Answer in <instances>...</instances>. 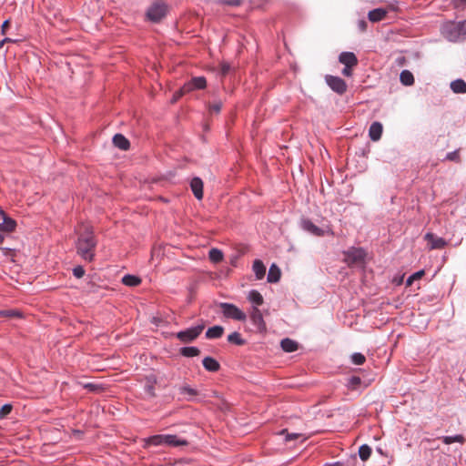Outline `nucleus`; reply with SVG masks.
Wrapping results in <instances>:
<instances>
[{
    "label": "nucleus",
    "instance_id": "864d4df0",
    "mask_svg": "<svg viewBox=\"0 0 466 466\" xmlns=\"http://www.w3.org/2000/svg\"><path fill=\"white\" fill-rule=\"evenodd\" d=\"M84 387L89 389L92 391H95L97 389V386L92 383H87Z\"/></svg>",
    "mask_w": 466,
    "mask_h": 466
},
{
    "label": "nucleus",
    "instance_id": "79ce46f5",
    "mask_svg": "<svg viewBox=\"0 0 466 466\" xmlns=\"http://www.w3.org/2000/svg\"><path fill=\"white\" fill-rule=\"evenodd\" d=\"M219 3L231 6H238L242 4V0H219Z\"/></svg>",
    "mask_w": 466,
    "mask_h": 466
},
{
    "label": "nucleus",
    "instance_id": "49530a36",
    "mask_svg": "<svg viewBox=\"0 0 466 466\" xmlns=\"http://www.w3.org/2000/svg\"><path fill=\"white\" fill-rule=\"evenodd\" d=\"M300 437H302V435L300 433H287L285 440H286V441H289L296 440Z\"/></svg>",
    "mask_w": 466,
    "mask_h": 466
},
{
    "label": "nucleus",
    "instance_id": "f257e3e1",
    "mask_svg": "<svg viewBox=\"0 0 466 466\" xmlns=\"http://www.w3.org/2000/svg\"><path fill=\"white\" fill-rule=\"evenodd\" d=\"M76 234L78 235L76 244L77 254L85 260L92 261L97 244L93 227L87 223H81L76 228Z\"/></svg>",
    "mask_w": 466,
    "mask_h": 466
},
{
    "label": "nucleus",
    "instance_id": "58836bf2",
    "mask_svg": "<svg viewBox=\"0 0 466 466\" xmlns=\"http://www.w3.org/2000/svg\"><path fill=\"white\" fill-rule=\"evenodd\" d=\"M222 108V102L221 101H216L214 103L209 104V111L211 113H219Z\"/></svg>",
    "mask_w": 466,
    "mask_h": 466
},
{
    "label": "nucleus",
    "instance_id": "c85d7f7f",
    "mask_svg": "<svg viewBox=\"0 0 466 466\" xmlns=\"http://www.w3.org/2000/svg\"><path fill=\"white\" fill-rule=\"evenodd\" d=\"M180 353L184 357H195L200 354V350L197 347H184L180 349Z\"/></svg>",
    "mask_w": 466,
    "mask_h": 466
},
{
    "label": "nucleus",
    "instance_id": "c756f323",
    "mask_svg": "<svg viewBox=\"0 0 466 466\" xmlns=\"http://www.w3.org/2000/svg\"><path fill=\"white\" fill-rule=\"evenodd\" d=\"M248 299L257 306H260L264 302L262 295L257 290H251Z\"/></svg>",
    "mask_w": 466,
    "mask_h": 466
},
{
    "label": "nucleus",
    "instance_id": "b1692460",
    "mask_svg": "<svg viewBox=\"0 0 466 466\" xmlns=\"http://www.w3.org/2000/svg\"><path fill=\"white\" fill-rule=\"evenodd\" d=\"M224 333V329L221 326H214L209 328L206 332V337L208 339H218Z\"/></svg>",
    "mask_w": 466,
    "mask_h": 466
},
{
    "label": "nucleus",
    "instance_id": "20e7f679",
    "mask_svg": "<svg viewBox=\"0 0 466 466\" xmlns=\"http://www.w3.org/2000/svg\"><path fill=\"white\" fill-rule=\"evenodd\" d=\"M204 323L198 324L195 327H191L185 330H181L177 333V338L183 343H189L195 340L204 330Z\"/></svg>",
    "mask_w": 466,
    "mask_h": 466
},
{
    "label": "nucleus",
    "instance_id": "9b49d317",
    "mask_svg": "<svg viewBox=\"0 0 466 466\" xmlns=\"http://www.w3.org/2000/svg\"><path fill=\"white\" fill-rule=\"evenodd\" d=\"M250 319L259 331L266 330V323L264 321L263 315L257 307L252 308L250 311Z\"/></svg>",
    "mask_w": 466,
    "mask_h": 466
},
{
    "label": "nucleus",
    "instance_id": "a878e982",
    "mask_svg": "<svg viewBox=\"0 0 466 466\" xmlns=\"http://www.w3.org/2000/svg\"><path fill=\"white\" fill-rule=\"evenodd\" d=\"M165 434L154 435L146 440V446L153 445L159 446L164 445Z\"/></svg>",
    "mask_w": 466,
    "mask_h": 466
},
{
    "label": "nucleus",
    "instance_id": "412c9836",
    "mask_svg": "<svg viewBox=\"0 0 466 466\" xmlns=\"http://www.w3.org/2000/svg\"><path fill=\"white\" fill-rule=\"evenodd\" d=\"M252 268L257 279H262L264 278L266 274V267L261 260L256 259L253 263Z\"/></svg>",
    "mask_w": 466,
    "mask_h": 466
},
{
    "label": "nucleus",
    "instance_id": "9d476101",
    "mask_svg": "<svg viewBox=\"0 0 466 466\" xmlns=\"http://www.w3.org/2000/svg\"><path fill=\"white\" fill-rule=\"evenodd\" d=\"M424 238L430 249H441L448 245V242L443 238L438 237L433 233H427Z\"/></svg>",
    "mask_w": 466,
    "mask_h": 466
},
{
    "label": "nucleus",
    "instance_id": "603ef678",
    "mask_svg": "<svg viewBox=\"0 0 466 466\" xmlns=\"http://www.w3.org/2000/svg\"><path fill=\"white\" fill-rule=\"evenodd\" d=\"M358 25H359V28L360 29V31H362V32H364L367 29V23L364 20L359 21Z\"/></svg>",
    "mask_w": 466,
    "mask_h": 466
},
{
    "label": "nucleus",
    "instance_id": "1a4fd4ad",
    "mask_svg": "<svg viewBox=\"0 0 466 466\" xmlns=\"http://www.w3.org/2000/svg\"><path fill=\"white\" fill-rule=\"evenodd\" d=\"M144 391L147 399H154L157 397L156 393V385L157 383V379L156 375L151 374L146 376L144 379Z\"/></svg>",
    "mask_w": 466,
    "mask_h": 466
},
{
    "label": "nucleus",
    "instance_id": "ea45409f",
    "mask_svg": "<svg viewBox=\"0 0 466 466\" xmlns=\"http://www.w3.org/2000/svg\"><path fill=\"white\" fill-rule=\"evenodd\" d=\"M446 159L459 163L461 161L459 151L455 150L453 152L448 153Z\"/></svg>",
    "mask_w": 466,
    "mask_h": 466
},
{
    "label": "nucleus",
    "instance_id": "7c9ffc66",
    "mask_svg": "<svg viewBox=\"0 0 466 466\" xmlns=\"http://www.w3.org/2000/svg\"><path fill=\"white\" fill-rule=\"evenodd\" d=\"M209 259L214 263H218L223 259V253L218 248H211L208 253Z\"/></svg>",
    "mask_w": 466,
    "mask_h": 466
},
{
    "label": "nucleus",
    "instance_id": "c9c22d12",
    "mask_svg": "<svg viewBox=\"0 0 466 466\" xmlns=\"http://www.w3.org/2000/svg\"><path fill=\"white\" fill-rule=\"evenodd\" d=\"M361 384V380L360 377L352 376L350 378L348 382L349 389L355 390L358 389V387Z\"/></svg>",
    "mask_w": 466,
    "mask_h": 466
},
{
    "label": "nucleus",
    "instance_id": "4be33fe9",
    "mask_svg": "<svg viewBox=\"0 0 466 466\" xmlns=\"http://www.w3.org/2000/svg\"><path fill=\"white\" fill-rule=\"evenodd\" d=\"M281 276L280 269L275 265H271L268 274V282L276 283L279 280Z\"/></svg>",
    "mask_w": 466,
    "mask_h": 466
},
{
    "label": "nucleus",
    "instance_id": "f8f14e48",
    "mask_svg": "<svg viewBox=\"0 0 466 466\" xmlns=\"http://www.w3.org/2000/svg\"><path fill=\"white\" fill-rule=\"evenodd\" d=\"M0 215L3 218L4 221L0 224V230L5 232H13L15 229L16 222L6 216L3 209H0Z\"/></svg>",
    "mask_w": 466,
    "mask_h": 466
},
{
    "label": "nucleus",
    "instance_id": "bb28decb",
    "mask_svg": "<svg viewBox=\"0 0 466 466\" xmlns=\"http://www.w3.org/2000/svg\"><path fill=\"white\" fill-rule=\"evenodd\" d=\"M440 439L445 444H451L453 442H459V443L463 444L466 441L464 436L461 435V434H458V435H455V436H443V437H441Z\"/></svg>",
    "mask_w": 466,
    "mask_h": 466
},
{
    "label": "nucleus",
    "instance_id": "f3484780",
    "mask_svg": "<svg viewBox=\"0 0 466 466\" xmlns=\"http://www.w3.org/2000/svg\"><path fill=\"white\" fill-rule=\"evenodd\" d=\"M202 364L208 371L216 372L220 369V364L218 363V361L211 357L204 358L202 360Z\"/></svg>",
    "mask_w": 466,
    "mask_h": 466
},
{
    "label": "nucleus",
    "instance_id": "aec40b11",
    "mask_svg": "<svg viewBox=\"0 0 466 466\" xmlns=\"http://www.w3.org/2000/svg\"><path fill=\"white\" fill-rule=\"evenodd\" d=\"M187 441L185 440H179L176 435L165 434V442L164 445L167 446H182L187 445Z\"/></svg>",
    "mask_w": 466,
    "mask_h": 466
},
{
    "label": "nucleus",
    "instance_id": "a18cd8bd",
    "mask_svg": "<svg viewBox=\"0 0 466 466\" xmlns=\"http://www.w3.org/2000/svg\"><path fill=\"white\" fill-rule=\"evenodd\" d=\"M230 70V66L228 63H222L220 65V72L222 76H226Z\"/></svg>",
    "mask_w": 466,
    "mask_h": 466
},
{
    "label": "nucleus",
    "instance_id": "09e8293b",
    "mask_svg": "<svg viewBox=\"0 0 466 466\" xmlns=\"http://www.w3.org/2000/svg\"><path fill=\"white\" fill-rule=\"evenodd\" d=\"M395 62H396L397 66H402L405 64V62H406V58H405L404 56H400L396 58Z\"/></svg>",
    "mask_w": 466,
    "mask_h": 466
},
{
    "label": "nucleus",
    "instance_id": "a211bd4d",
    "mask_svg": "<svg viewBox=\"0 0 466 466\" xmlns=\"http://www.w3.org/2000/svg\"><path fill=\"white\" fill-rule=\"evenodd\" d=\"M387 15V11L383 8L373 9L369 12L368 17L370 21L375 23L383 20Z\"/></svg>",
    "mask_w": 466,
    "mask_h": 466
},
{
    "label": "nucleus",
    "instance_id": "393cba45",
    "mask_svg": "<svg viewBox=\"0 0 466 466\" xmlns=\"http://www.w3.org/2000/svg\"><path fill=\"white\" fill-rule=\"evenodd\" d=\"M280 346L286 352H293L298 350V343L290 339H282Z\"/></svg>",
    "mask_w": 466,
    "mask_h": 466
},
{
    "label": "nucleus",
    "instance_id": "dca6fc26",
    "mask_svg": "<svg viewBox=\"0 0 466 466\" xmlns=\"http://www.w3.org/2000/svg\"><path fill=\"white\" fill-rule=\"evenodd\" d=\"M303 229L307 230L308 232L315 235V236H322L324 231L314 225L312 221L309 219H303L301 222Z\"/></svg>",
    "mask_w": 466,
    "mask_h": 466
},
{
    "label": "nucleus",
    "instance_id": "6e6d98bb",
    "mask_svg": "<svg viewBox=\"0 0 466 466\" xmlns=\"http://www.w3.org/2000/svg\"><path fill=\"white\" fill-rule=\"evenodd\" d=\"M414 83V77L413 75L410 72V86L413 85Z\"/></svg>",
    "mask_w": 466,
    "mask_h": 466
},
{
    "label": "nucleus",
    "instance_id": "de8ad7c7",
    "mask_svg": "<svg viewBox=\"0 0 466 466\" xmlns=\"http://www.w3.org/2000/svg\"><path fill=\"white\" fill-rule=\"evenodd\" d=\"M186 93H182V87L177 91L174 96H173V98H172V103H175L177 102L182 96H184Z\"/></svg>",
    "mask_w": 466,
    "mask_h": 466
},
{
    "label": "nucleus",
    "instance_id": "4d7b16f0",
    "mask_svg": "<svg viewBox=\"0 0 466 466\" xmlns=\"http://www.w3.org/2000/svg\"><path fill=\"white\" fill-rule=\"evenodd\" d=\"M153 322L158 325L159 319L157 318H153Z\"/></svg>",
    "mask_w": 466,
    "mask_h": 466
},
{
    "label": "nucleus",
    "instance_id": "473e14b6",
    "mask_svg": "<svg viewBox=\"0 0 466 466\" xmlns=\"http://www.w3.org/2000/svg\"><path fill=\"white\" fill-rule=\"evenodd\" d=\"M371 454V448L369 445H361L359 449L360 458L365 461H367Z\"/></svg>",
    "mask_w": 466,
    "mask_h": 466
},
{
    "label": "nucleus",
    "instance_id": "5fc2aeb1",
    "mask_svg": "<svg viewBox=\"0 0 466 466\" xmlns=\"http://www.w3.org/2000/svg\"><path fill=\"white\" fill-rule=\"evenodd\" d=\"M10 42H14V40H12L11 38H5L3 39L2 41H0V48H2L4 46V45H5V43H10Z\"/></svg>",
    "mask_w": 466,
    "mask_h": 466
},
{
    "label": "nucleus",
    "instance_id": "f704fd0d",
    "mask_svg": "<svg viewBox=\"0 0 466 466\" xmlns=\"http://www.w3.org/2000/svg\"><path fill=\"white\" fill-rule=\"evenodd\" d=\"M425 275V270H419L410 276V288L414 286L418 280H420Z\"/></svg>",
    "mask_w": 466,
    "mask_h": 466
},
{
    "label": "nucleus",
    "instance_id": "37998d69",
    "mask_svg": "<svg viewBox=\"0 0 466 466\" xmlns=\"http://www.w3.org/2000/svg\"><path fill=\"white\" fill-rule=\"evenodd\" d=\"M73 273H74L75 277H76L77 279H80L84 276L85 269L82 267L78 266L74 268Z\"/></svg>",
    "mask_w": 466,
    "mask_h": 466
},
{
    "label": "nucleus",
    "instance_id": "ddd939ff",
    "mask_svg": "<svg viewBox=\"0 0 466 466\" xmlns=\"http://www.w3.org/2000/svg\"><path fill=\"white\" fill-rule=\"evenodd\" d=\"M339 61L348 67H354L358 65V58L352 52H343L339 55Z\"/></svg>",
    "mask_w": 466,
    "mask_h": 466
},
{
    "label": "nucleus",
    "instance_id": "2eb2a0df",
    "mask_svg": "<svg viewBox=\"0 0 466 466\" xmlns=\"http://www.w3.org/2000/svg\"><path fill=\"white\" fill-rule=\"evenodd\" d=\"M383 131V127L380 122H373L369 129V137L372 141L380 139Z\"/></svg>",
    "mask_w": 466,
    "mask_h": 466
},
{
    "label": "nucleus",
    "instance_id": "13d9d810",
    "mask_svg": "<svg viewBox=\"0 0 466 466\" xmlns=\"http://www.w3.org/2000/svg\"><path fill=\"white\" fill-rule=\"evenodd\" d=\"M4 239H5L4 236L0 234V244L3 243Z\"/></svg>",
    "mask_w": 466,
    "mask_h": 466
},
{
    "label": "nucleus",
    "instance_id": "e433bc0d",
    "mask_svg": "<svg viewBox=\"0 0 466 466\" xmlns=\"http://www.w3.org/2000/svg\"><path fill=\"white\" fill-rule=\"evenodd\" d=\"M366 360V358L363 354L356 352L351 356V361L355 365H362Z\"/></svg>",
    "mask_w": 466,
    "mask_h": 466
},
{
    "label": "nucleus",
    "instance_id": "cd10ccee",
    "mask_svg": "<svg viewBox=\"0 0 466 466\" xmlns=\"http://www.w3.org/2000/svg\"><path fill=\"white\" fill-rule=\"evenodd\" d=\"M123 284L128 287H136L141 283V279L134 275H126L122 279Z\"/></svg>",
    "mask_w": 466,
    "mask_h": 466
},
{
    "label": "nucleus",
    "instance_id": "c03bdc74",
    "mask_svg": "<svg viewBox=\"0 0 466 466\" xmlns=\"http://www.w3.org/2000/svg\"><path fill=\"white\" fill-rule=\"evenodd\" d=\"M400 82L403 84V86H408V70L405 69L400 73Z\"/></svg>",
    "mask_w": 466,
    "mask_h": 466
},
{
    "label": "nucleus",
    "instance_id": "a19ab883",
    "mask_svg": "<svg viewBox=\"0 0 466 466\" xmlns=\"http://www.w3.org/2000/svg\"><path fill=\"white\" fill-rule=\"evenodd\" d=\"M12 410V405L10 404H5L1 409H0V418H5L6 415H8Z\"/></svg>",
    "mask_w": 466,
    "mask_h": 466
},
{
    "label": "nucleus",
    "instance_id": "423d86ee",
    "mask_svg": "<svg viewBox=\"0 0 466 466\" xmlns=\"http://www.w3.org/2000/svg\"><path fill=\"white\" fill-rule=\"evenodd\" d=\"M220 308L222 309L224 316L227 318L240 321H244L247 319L246 314L234 304L223 302L220 303Z\"/></svg>",
    "mask_w": 466,
    "mask_h": 466
},
{
    "label": "nucleus",
    "instance_id": "39448f33",
    "mask_svg": "<svg viewBox=\"0 0 466 466\" xmlns=\"http://www.w3.org/2000/svg\"><path fill=\"white\" fill-rule=\"evenodd\" d=\"M167 13V5L162 2L153 4L147 10V15L153 22H159Z\"/></svg>",
    "mask_w": 466,
    "mask_h": 466
},
{
    "label": "nucleus",
    "instance_id": "72a5a7b5",
    "mask_svg": "<svg viewBox=\"0 0 466 466\" xmlns=\"http://www.w3.org/2000/svg\"><path fill=\"white\" fill-rule=\"evenodd\" d=\"M228 341L236 345H243L245 343L244 339L241 338V335L235 331L228 336Z\"/></svg>",
    "mask_w": 466,
    "mask_h": 466
},
{
    "label": "nucleus",
    "instance_id": "f03ea898",
    "mask_svg": "<svg viewBox=\"0 0 466 466\" xmlns=\"http://www.w3.org/2000/svg\"><path fill=\"white\" fill-rule=\"evenodd\" d=\"M441 32L450 41L456 42L466 38V20L461 22H447L442 25Z\"/></svg>",
    "mask_w": 466,
    "mask_h": 466
},
{
    "label": "nucleus",
    "instance_id": "6ab92c4d",
    "mask_svg": "<svg viewBox=\"0 0 466 466\" xmlns=\"http://www.w3.org/2000/svg\"><path fill=\"white\" fill-rule=\"evenodd\" d=\"M113 144L115 147L122 150L128 149L130 146L129 141L121 134H116L113 137Z\"/></svg>",
    "mask_w": 466,
    "mask_h": 466
},
{
    "label": "nucleus",
    "instance_id": "2f4dec72",
    "mask_svg": "<svg viewBox=\"0 0 466 466\" xmlns=\"http://www.w3.org/2000/svg\"><path fill=\"white\" fill-rule=\"evenodd\" d=\"M22 312L15 309L0 310V318H22Z\"/></svg>",
    "mask_w": 466,
    "mask_h": 466
},
{
    "label": "nucleus",
    "instance_id": "5701e85b",
    "mask_svg": "<svg viewBox=\"0 0 466 466\" xmlns=\"http://www.w3.org/2000/svg\"><path fill=\"white\" fill-rule=\"evenodd\" d=\"M451 89L456 94H465L466 82L462 79H456L451 83Z\"/></svg>",
    "mask_w": 466,
    "mask_h": 466
},
{
    "label": "nucleus",
    "instance_id": "6e6552de",
    "mask_svg": "<svg viewBox=\"0 0 466 466\" xmlns=\"http://www.w3.org/2000/svg\"><path fill=\"white\" fill-rule=\"evenodd\" d=\"M326 82L339 95H343L347 91L346 82L339 76H326Z\"/></svg>",
    "mask_w": 466,
    "mask_h": 466
},
{
    "label": "nucleus",
    "instance_id": "bf43d9fd",
    "mask_svg": "<svg viewBox=\"0 0 466 466\" xmlns=\"http://www.w3.org/2000/svg\"><path fill=\"white\" fill-rule=\"evenodd\" d=\"M286 431H287L286 430H283V431H281V434L286 433Z\"/></svg>",
    "mask_w": 466,
    "mask_h": 466
},
{
    "label": "nucleus",
    "instance_id": "0eeeda50",
    "mask_svg": "<svg viewBox=\"0 0 466 466\" xmlns=\"http://www.w3.org/2000/svg\"><path fill=\"white\" fill-rule=\"evenodd\" d=\"M207 86V80L204 76L192 77L182 86V93H190L194 90L204 89Z\"/></svg>",
    "mask_w": 466,
    "mask_h": 466
},
{
    "label": "nucleus",
    "instance_id": "3c124183",
    "mask_svg": "<svg viewBox=\"0 0 466 466\" xmlns=\"http://www.w3.org/2000/svg\"><path fill=\"white\" fill-rule=\"evenodd\" d=\"M352 67H348V66H345V68L342 70V74L345 76H351L352 75Z\"/></svg>",
    "mask_w": 466,
    "mask_h": 466
},
{
    "label": "nucleus",
    "instance_id": "4c0bfd02",
    "mask_svg": "<svg viewBox=\"0 0 466 466\" xmlns=\"http://www.w3.org/2000/svg\"><path fill=\"white\" fill-rule=\"evenodd\" d=\"M179 391H180L181 394H187V395H189L191 397H195V396L198 395V391L195 389H193V388H191L189 386H183V387H181L179 389Z\"/></svg>",
    "mask_w": 466,
    "mask_h": 466
},
{
    "label": "nucleus",
    "instance_id": "7ed1b4c3",
    "mask_svg": "<svg viewBox=\"0 0 466 466\" xmlns=\"http://www.w3.org/2000/svg\"><path fill=\"white\" fill-rule=\"evenodd\" d=\"M343 260L350 267H362L365 264L366 251L361 248H350L343 252Z\"/></svg>",
    "mask_w": 466,
    "mask_h": 466
},
{
    "label": "nucleus",
    "instance_id": "4468645a",
    "mask_svg": "<svg viewBox=\"0 0 466 466\" xmlns=\"http://www.w3.org/2000/svg\"><path fill=\"white\" fill-rule=\"evenodd\" d=\"M190 187L197 199L203 198V181L199 177H194L191 180Z\"/></svg>",
    "mask_w": 466,
    "mask_h": 466
},
{
    "label": "nucleus",
    "instance_id": "8fccbe9b",
    "mask_svg": "<svg viewBox=\"0 0 466 466\" xmlns=\"http://www.w3.org/2000/svg\"><path fill=\"white\" fill-rule=\"evenodd\" d=\"M9 25H10V24H9V20H5V21L3 23L2 26H1L2 34H4V35H5V34L6 33V30H7V29H8V27H9Z\"/></svg>",
    "mask_w": 466,
    "mask_h": 466
}]
</instances>
